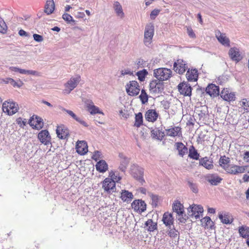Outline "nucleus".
Returning <instances> with one entry per match:
<instances>
[{
	"instance_id": "obj_1",
	"label": "nucleus",
	"mask_w": 249,
	"mask_h": 249,
	"mask_svg": "<svg viewBox=\"0 0 249 249\" xmlns=\"http://www.w3.org/2000/svg\"><path fill=\"white\" fill-rule=\"evenodd\" d=\"M172 73L170 69L160 68L154 71V76L158 80L162 82L168 80L171 76Z\"/></svg>"
},
{
	"instance_id": "obj_2",
	"label": "nucleus",
	"mask_w": 249,
	"mask_h": 249,
	"mask_svg": "<svg viewBox=\"0 0 249 249\" xmlns=\"http://www.w3.org/2000/svg\"><path fill=\"white\" fill-rule=\"evenodd\" d=\"M154 27L152 24L146 25L144 33L143 42L145 46L149 47L152 42L154 36Z\"/></svg>"
},
{
	"instance_id": "obj_3",
	"label": "nucleus",
	"mask_w": 249,
	"mask_h": 249,
	"mask_svg": "<svg viewBox=\"0 0 249 249\" xmlns=\"http://www.w3.org/2000/svg\"><path fill=\"white\" fill-rule=\"evenodd\" d=\"M81 77L79 75H76L71 77L65 84V92L69 94L78 85L80 81Z\"/></svg>"
},
{
	"instance_id": "obj_4",
	"label": "nucleus",
	"mask_w": 249,
	"mask_h": 249,
	"mask_svg": "<svg viewBox=\"0 0 249 249\" xmlns=\"http://www.w3.org/2000/svg\"><path fill=\"white\" fill-rule=\"evenodd\" d=\"M18 105L12 101H5L2 104L3 112H7L9 115H13L18 112Z\"/></svg>"
},
{
	"instance_id": "obj_5",
	"label": "nucleus",
	"mask_w": 249,
	"mask_h": 249,
	"mask_svg": "<svg viewBox=\"0 0 249 249\" xmlns=\"http://www.w3.org/2000/svg\"><path fill=\"white\" fill-rule=\"evenodd\" d=\"M126 91L127 93L132 96L137 95L140 91V86L138 83L136 81H131L126 86Z\"/></svg>"
},
{
	"instance_id": "obj_6",
	"label": "nucleus",
	"mask_w": 249,
	"mask_h": 249,
	"mask_svg": "<svg viewBox=\"0 0 249 249\" xmlns=\"http://www.w3.org/2000/svg\"><path fill=\"white\" fill-rule=\"evenodd\" d=\"M149 88L152 94H159L163 90L164 85L162 82L158 80H153L150 83Z\"/></svg>"
},
{
	"instance_id": "obj_7",
	"label": "nucleus",
	"mask_w": 249,
	"mask_h": 249,
	"mask_svg": "<svg viewBox=\"0 0 249 249\" xmlns=\"http://www.w3.org/2000/svg\"><path fill=\"white\" fill-rule=\"evenodd\" d=\"M203 212V208L201 205H192L188 208V214L190 216H194L196 219L200 218V214Z\"/></svg>"
},
{
	"instance_id": "obj_8",
	"label": "nucleus",
	"mask_w": 249,
	"mask_h": 249,
	"mask_svg": "<svg viewBox=\"0 0 249 249\" xmlns=\"http://www.w3.org/2000/svg\"><path fill=\"white\" fill-rule=\"evenodd\" d=\"M188 69L186 63L182 59H178L174 63V71L180 74H183Z\"/></svg>"
},
{
	"instance_id": "obj_9",
	"label": "nucleus",
	"mask_w": 249,
	"mask_h": 249,
	"mask_svg": "<svg viewBox=\"0 0 249 249\" xmlns=\"http://www.w3.org/2000/svg\"><path fill=\"white\" fill-rule=\"evenodd\" d=\"M103 188L106 192L112 193L115 192V183L110 178H106L103 182Z\"/></svg>"
},
{
	"instance_id": "obj_10",
	"label": "nucleus",
	"mask_w": 249,
	"mask_h": 249,
	"mask_svg": "<svg viewBox=\"0 0 249 249\" xmlns=\"http://www.w3.org/2000/svg\"><path fill=\"white\" fill-rule=\"evenodd\" d=\"M178 88L181 94L188 96L191 95L192 89L189 84L184 82L181 83L178 85Z\"/></svg>"
},
{
	"instance_id": "obj_11",
	"label": "nucleus",
	"mask_w": 249,
	"mask_h": 249,
	"mask_svg": "<svg viewBox=\"0 0 249 249\" xmlns=\"http://www.w3.org/2000/svg\"><path fill=\"white\" fill-rule=\"evenodd\" d=\"M38 138L42 143L47 145L51 144V136L48 131L43 130L38 134Z\"/></svg>"
},
{
	"instance_id": "obj_12",
	"label": "nucleus",
	"mask_w": 249,
	"mask_h": 249,
	"mask_svg": "<svg viewBox=\"0 0 249 249\" xmlns=\"http://www.w3.org/2000/svg\"><path fill=\"white\" fill-rule=\"evenodd\" d=\"M225 170L229 174L236 175L244 173L245 169L243 166H239L234 164H230Z\"/></svg>"
},
{
	"instance_id": "obj_13",
	"label": "nucleus",
	"mask_w": 249,
	"mask_h": 249,
	"mask_svg": "<svg viewBox=\"0 0 249 249\" xmlns=\"http://www.w3.org/2000/svg\"><path fill=\"white\" fill-rule=\"evenodd\" d=\"M159 116V114L155 109H149L145 114V118L149 122L154 123L157 121Z\"/></svg>"
},
{
	"instance_id": "obj_14",
	"label": "nucleus",
	"mask_w": 249,
	"mask_h": 249,
	"mask_svg": "<svg viewBox=\"0 0 249 249\" xmlns=\"http://www.w3.org/2000/svg\"><path fill=\"white\" fill-rule=\"evenodd\" d=\"M132 208L136 211L143 212L146 210V205L142 200H135L131 204Z\"/></svg>"
},
{
	"instance_id": "obj_15",
	"label": "nucleus",
	"mask_w": 249,
	"mask_h": 249,
	"mask_svg": "<svg viewBox=\"0 0 249 249\" xmlns=\"http://www.w3.org/2000/svg\"><path fill=\"white\" fill-rule=\"evenodd\" d=\"M120 165L119 168L122 172H124L129 162V159L123 153H119Z\"/></svg>"
},
{
	"instance_id": "obj_16",
	"label": "nucleus",
	"mask_w": 249,
	"mask_h": 249,
	"mask_svg": "<svg viewBox=\"0 0 249 249\" xmlns=\"http://www.w3.org/2000/svg\"><path fill=\"white\" fill-rule=\"evenodd\" d=\"M229 55L232 60L236 62H239L242 58L239 49L235 47L231 48L230 49Z\"/></svg>"
},
{
	"instance_id": "obj_17",
	"label": "nucleus",
	"mask_w": 249,
	"mask_h": 249,
	"mask_svg": "<svg viewBox=\"0 0 249 249\" xmlns=\"http://www.w3.org/2000/svg\"><path fill=\"white\" fill-rule=\"evenodd\" d=\"M162 221L163 224L168 228H170L172 226H173L174 218L171 213H165L163 215Z\"/></svg>"
},
{
	"instance_id": "obj_18",
	"label": "nucleus",
	"mask_w": 249,
	"mask_h": 249,
	"mask_svg": "<svg viewBox=\"0 0 249 249\" xmlns=\"http://www.w3.org/2000/svg\"><path fill=\"white\" fill-rule=\"evenodd\" d=\"M216 37L219 42L225 47H230V41L225 34L218 31L216 33Z\"/></svg>"
},
{
	"instance_id": "obj_19",
	"label": "nucleus",
	"mask_w": 249,
	"mask_h": 249,
	"mask_svg": "<svg viewBox=\"0 0 249 249\" xmlns=\"http://www.w3.org/2000/svg\"><path fill=\"white\" fill-rule=\"evenodd\" d=\"M206 92L211 96H216L219 94V87L214 84H209L206 89Z\"/></svg>"
},
{
	"instance_id": "obj_20",
	"label": "nucleus",
	"mask_w": 249,
	"mask_h": 249,
	"mask_svg": "<svg viewBox=\"0 0 249 249\" xmlns=\"http://www.w3.org/2000/svg\"><path fill=\"white\" fill-rule=\"evenodd\" d=\"M61 110L67 113L73 119L75 120L76 121H77L83 126L85 127H88L89 126L88 124L85 121H84L81 118L78 117L71 110L67 109L65 108H62Z\"/></svg>"
},
{
	"instance_id": "obj_21",
	"label": "nucleus",
	"mask_w": 249,
	"mask_h": 249,
	"mask_svg": "<svg viewBox=\"0 0 249 249\" xmlns=\"http://www.w3.org/2000/svg\"><path fill=\"white\" fill-rule=\"evenodd\" d=\"M218 217L224 224H228L232 222V216L229 213H220L218 214Z\"/></svg>"
},
{
	"instance_id": "obj_22",
	"label": "nucleus",
	"mask_w": 249,
	"mask_h": 249,
	"mask_svg": "<svg viewBox=\"0 0 249 249\" xmlns=\"http://www.w3.org/2000/svg\"><path fill=\"white\" fill-rule=\"evenodd\" d=\"M176 149L178 151V155L183 157L188 152L187 147L181 142H177L175 144Z\"/></svg>"
},
{
	"instance_id": "obj_23",
	"label": "nucleus",
	"mask_w": 249,
	"mask_h": 249,
	"mask_svg": "<svg viewBox=\"0 0 249 249\" xmlns=\"http://www.w3.org/2000/svg\"><path fill=\"white\" fill-rule=\"evenodd\" d=\"M166 134L167 136L175 137L176 136H180L181 135V128L178 126H176L165 130Z\"/></svg>"
},
{
	"instance_id": "obj_24",
	"label": "nucleus",
	"mask_w": 249,
	"mask_h": 249,
	"mask_svg": "<svg viewBox=\"0 0 249 249\" xmlns=\"http://www.w3.org/2000/svg\"><path fill=\"white\" fill-rule=\"evenodd\" d=\"M57 137L61 139H65L69 135V131L64 125L59 126L56 130Z\"/></svg>"
},
{
	"instance_id": "obj_25",
	"label": "nucleus",
	"mask_w": 249,
	"mask_h": 249,
	"mask_svg": "<svg viewBox=\"0 0 249 249\" xmlns=\"http://www.w3.org/2000/svg\"><path fill=\"white\" fill-rule=\"evenodd\" d=\"M219 94L221 97L225 101H230L235 100L234 94L230 92L227 89H223Z\"/></svg>"
},
{
	"instance_id": "obj_26",
	"label": "nucleus",
	"mask_w": 249,
	"mask_h": 249,
	"mask_svg": "<svg viewBox=\"0 0 249 249\" xmlns=\"http://www.w3.org/2000/svg\"><path fill=\"white\" fill-rule=\"evenodd\" d=\"M198 72L196 69H189L186 73V78L188 81L190 82L196 81L197 80Z\"/></svg>"
},
{
	"instance_id": "obj_27",
	"label": "nucleus",
	"mask_w": 249,
	"mask_h": 249,
	"mask_svg": "<svg viewBox=\"0 0 249 249\" xmlns=\"http://www.w3.org/2000/svg\"><path fill=\"white\" fill-rule=\"evenodd\" d=\"M207 181L212 185H217L218 184L222 179L217 175L212 174L207 177Z\"/></svg>"
},
{
	"instance_id": "obj_28",
	"label": "nucleus",
	"mask_w": 249,
	"mask_h": 249,
	"mask_svg": "<svg viewBox=\"0 0 249 249\" xmlns=\"http://www.w3.org/2000/svg\"><path fill=\"white\" fill-rule=\"evenodd\" d=\"M199 164L207 169H211L213 167V161L207 157L199 160Z\"/></svg>"
},
{
	"instance_id": "obj_29",
	"label": "nucleus",
	"mask_w": 249,
	"mask_h": 249,
	"mask_svg": "<svg viewBox=\"0 0 249 249\" xmlns=\"http://www.w3.org/2000/svg\"><path fill=\"white\" fill-rule=\"evenodd\" d=\"M55 5L53 0H47L45 5L44 12L48 15L53 13L54 10Z\"/></svg>"
},
{
	"instance_id": "obj_30",
	"label": "nucleus",
	"mask_w": 249,
	"mask_h": 249,
	"mask_svg": "<svg viewBox=\"0 0 249 249\" xmlns=\"http://www.w3.org/2000/svg\"><path fill=\"white\" fill-rule=\"evenodd\" d=\"M77 152L81 155H84L88 151V145L84 141H80L76 145Z\"/></svg>"
},
{
	"instance_id": "obj_31",
	"label": "nucleus",
	"mask_w": 249,
	"mask_h": 249,
	"mask_svg": "<svg viewBox=\"0 0 249 249\" xmlns=\"http://www.w3.org/2000/svg\"><path fill=\"white\" fill-rule=\"evenodd\" d=\"M173 210L178 215L184 214V207L183 205L178 200H176L173 204Z\"/></svg>"
},
{
	"instance_id": "obj_32",
	"label": "nucleus",
	"mask_w": 249,
	"mask_h": 249,
	"mask_svg": "<svg viewBox=\"0 0 249 249\" xmlns=\"http://www.w3.org/2000/svg\"><path fill=\"white\" fill-rule=\"evenodd\" d=\"M96 168L100 173H104L107 170L108 165L104 160H100L97 162Z\"/></svg>"
},
{
	"instance_id": "obj_33",
	"label": "nucleus",
	"mask_w": 249,
	"mask_h": 249,
	"mask_svg": "<svg viewBox=\"0 0 249 249\" xmlns=\"http://www.w3.org/2000/svg\"><path fill=\"white\" fill-rule=\"evenodd\" d=\"M121 197L123 201L129 202L133 199V195L132 193L128 191L123 190Z\"/></svg>"
},
{
	"instance_id": "obj_34",
	"label": "nucleus",
	"mask_w": 249,
	"mask_h": 249,
	"mask_svg": "<svg viewBox=\"0 0 249 249\" xmlns=\"http://www.w3.org/2000/svg\"><path fill=\"white\" fill-rule=\"evenodd\" d=\"M151 132L152 138L159 140H161L165 136L164 132L159 129L152 130Z\"/></svg>"
},
{
	"instance_id": "obj_35",
	"label": "nucleus",
	"mask_w": 249,
	"mask_h": 249,
	"mask_svg": "<svg viewBox=\"0 0 249 249\" xmlns=\"http://www.w3.org/2000/svg\"><path fill=\"white\" fill-rule=\"evenodd\" d=\"M113 8L117 15L121 18L124 17V13L123 11L122 7L118 1H115L113 4Z\"/></svg>"
},
{
	"instance_id": "obj_36",
	"label": "nucleus",
	"mask_w": 249,
	"mask_h": 249,
	"mask_svg": "<svg viewBox=\"0 0 249 249\" xmlns=\"http://www.w3.org/2000/svg\"><path fill=\"white\" fill-rule=\"evenodd\" d=\"M189 157L190 159L198 160L199 158V154L193 145H192L189 149Z\"/></svg>"
},
{
	"instance_id": "obj_37",
	"label": "nucleus",
	"mask_w": 249,
	"mask_h": 249,
	"mask_svg": "<svg viewBox=\"0 0 249 249\" xmlns=\"http://www.w3.org/2000/svg\"><path fill=\"white\" fill-rule=\"evenodd\" d=\"M201 222L203 226L205 228H210L211 229H213L214 227V224L213 221L211 220V218L208 216H206L201 220Z\"/></svg>"
},
{
	"instance_id": "obj_38",
	"label": "nucleus",
	"mask_w": 249,
	"mask_h": 249,
	"mask_svg": "<svg viewBox=\"0 0 249 249\" xmlns=\"http://www.w3.org/2000/svg\"><path fill=\"white\" fill-rule=\"evenodd\" d=\"M145 225L147 227V230L149 231H153L157 229V224L154 222L152 219H148L145 223Z\"/></svg>"
},
{
	"instance_id": "obj_39",
	"label": "nucleus",
	"mask_w": 249,
	"mask_h": 249,
	"mask_svg": "<svg viewBox=\"0 0 249 249\" xmlns=\"http://www.w3.org/2000/svg\"><path fill=\"white\" fill-rule=\"evenodd\" d=\"M239 232L243 238L249 237V228L247 226H241L239 228Z\"/></svg>"
},
{
	"instance_id": "obj_40",
	"label": "nucleus",
	"mask_w": 249,
	"mask_h": 249,
	"mask_svg": "<svg viewBox=\"0 0 249 249\" xmlns=\"http://www.w3.org/2000/svg\"><path fill=\"white\" fill-rule=\"evenodd\" d=\"M143 123V117L141 112H139L136 114L135 116V122L134 125L137 127H140Z\"/></svg>"
},
{
	"instance_id": "obj_41",
	"label": "nucleus",
	"mask_w": 249,
	"mask_h": 249,
	"mask_svg": "<svg viewBox=\"0 0 249 249\" xmlns=\"http://www.w3.org/2000/svg\"><path fill=\"white\" fill-rule=\"evenodd\" d=\"M229 159L225 156L221 157L219 163L220 165L225 170L230 164H229Z\"/></svg>"
},
{
	"instance_id": "obj_42",
	"label": "nucleus",
	"mask_w": 249,
	"mask_h": 249,
	"mask_svg": "<svg viewBox=\"0 0 249 249\" xmlns=\"http://www.w3.org/2000/svg\"><path fill=\"white\" fill-rule=\"evenodd\" d=\"M148 74V72L146 70L143 69L140 71L136 73V75L138 77V79L140 81H143L145 80V76Z\"/></svg>"
},
{
	"instance_id": "obj_43",
	"label": "nucleus",
	"mask_w": 249,
	"mask_h": 249,
	"mask_svg": "<svg viewBox=\"0 0 249 249\" xmlns=\"http://www.w3.org/2000/svg\"><path fill=\"white\" fill-rule=\"evenodd\" d=\"M88 110L90 113L92 115L96 113L103 114V113L99 110V108L94 105H89L88 106Z\"/></svg>"
},
{
	"instance_id": "obj_44",
	"label": "nucleus",
	"mask_w": 249,
	"mask_h": 249,
	"mask_svg": "<svg viewBox=\"0 0 249 249\" xmlns=\"http://www.w3.org/2000/svg\"><path fill=\"white\" fill-rule=\"evenodd\" d=\"M19 73L22 74H28V75H33L36 76H39V73L36 71L33 70H26L24 69H20Z\"/></svg>"
},
{
	"instance_id": "obj_45",
	"label": "nucleus",
	"mask_w": 249,
	"mask_h": 249,
	"mask_svg": "<svg viewBox=\"0 0 249 249\" xmlns=\"http://www.w3.org/2000/svg\"><path fill=\"white\" fill-rule=\"evenodd\" d=\"M139 98L142 103V104H144L148 101V95L146 93L144 89H142L141 90V93L139 96Z\"/></svg>"
},
{
	"instance_id": "obj_46",
	"label": "nucleus",
	"mask_w": 249,
	"mask_h": 249,
	"mask_svg": "<svg viewBox=\"0 0 249 249\" xmlns=\"http://www.w3.org/2000/svg\"><path fill=\"white\" fill-rule=\"evenodd\" d=\"M240 106L243 107L245 112H249V101L247 99H243L240 102Z\"/></svg>"
},
{
	"instance_id": "obj_47",
	"label": "nucleus",
	"mask_w": 249,
	"mask_h": 249,
	"mask_svg": "<svg viewBox=\"0 0 249 249\" xmlns=\"http://www.w3.org/2000/svg\"><path fill=\"white\" fill-rule=\"evenodd\" d=\"M169 229L168 234L170 237L176 238L178 236L179 232L176 230L174 227L173 228L170 227V228Z\"/></svg>"
},
{
	"instance_id": "obj_48",
	"label": "nucleus",
	"mask_w": 249,
	"mask_h": 249,
	"mask_svg": "<svg viewBox=\"0 0 249 249\" xmlns=\"http://www.w3.org/2000/svg\"><path fill=\"white\" fill-rule=\"evenodd\" d=\"M62 18L64 20H65L68 23H70L71 22H73L74 24L75 23V21L73 19L72 16H71L70 14H69L68 13H64L62 15Z\"/></svg>"
},
{
	"instance_id": "obj_49",
	"label": "nucleus",
	"mask_w": 249,
	"mask_h": 249,
	"mask_svg": "<svg viewBox=\"0 0 249 249\" xmlns=\"http://www.w3.org/2000/svg\"><path fill=\"white\" fill-rule=\"evenodd\" d=\"M109 176L111 178L110 179H112L115 183L116 181L118 182L121 179V178L119 176L117 173H115L112 171L109 173Z\"/></svg>"
},
{
	"instance_id": "obj_50",
	"label": "nucleus",
	"mask_w": 249,
	"mask_h": 249,
	"mask_svg": "<svg viewBox=\"0 0 249 249\" xmlns=\"http://www.w3.org/2000/svg\"><path fill=\"white\" fill-rule=\"evenodd\" d=\"M7 29V27L4 21L0 18V33L4 34L6 32Z\"/></svg>"
},
{
	"instance_id": "obj_51",
	"label": "nucleus",
	"mask_w": 249,
	"mask_h": 249,
	"mask_svg": "<svg viewBox=\"0 0 249 249\" xmlns=\"http://www.w3.org/2000/svg\"><path fill=\"white\" fill-rule=\"evenodd\" d=\"M188 184L189 185V187L190 188V189L194 193H197L198 192L197 186L196 184L194 183L193 182L191 181H188Z\"/></svg>"
},
{
	"instance_id": "obj_52",
	"label": "nucleus",
	"mask_w": 249,
	"mask_h": 249,
	"mask_svg": "<svg viewBox=\"0 0 249 249\" xmlns=\"http://www.w3.org/2000/svg\"><path fill=\"white\" fill-rule=\"evenodd\" d=\"M42 119L38 117H36V124L35 127L37 129H40L42 128L43 125V122Z\"/></svg>"
},
{
	"instance_id": "obj_53",
	"label": "nucleus",
	"mask_w": 249,
	"mask_h": 249,
	"mask_svg": "<svg viewBox=\"0 0 249 249\" xmlns=\"http://www.w3.org/2000/svg\"><path fill=\"white\" fill-rule=\"evenodd\" d=\"M151 199L152 200V205L154 206H157L158 204L159 201V197L157 195H152L151 196Z\"/></svg>"
},
{
	"instance_id": "obj_54",
	"label": "nucleus",
	"mask_w": 249,
	"mask_h": 249,
	"mask_svg": "<svg viewBox=\"0 0 249 249\" xmlns=\"http://www.w3.org/2000/svg\"><path fill=\"white\" fill-rule=\"evenodd\" d=\"M10 83L11 85H12L14 87H18L20 88L23 85V83L20 80L18 82H16L13 78L12 79H10Z\"/></svg>"
},
{
	"instance_id": "obj_55",
	"label": "nucleus",
	"mask_w": 249,
	"mask_h": 249,
	"mask_svg": "<svg viewBox=\"0 0 249 249\" xmlns=\"http://www.w3.org/2000/svg\"><path fill=\"white\" fill-rule=\"evenodd\" d=\"M140 175L139 176H136L135 175H134V177L140 181L142 183V184H143V182H144V180L143 178V173L141 171H139Z\"/></svg>"
},
{
	"instance_id": "obj_56",
	"label": "nucleus",
	"mask_w": 249,
	"mask_h": 249,
	"mask_svg": "<svg viewBox=\"0 0 249 249\" xmlns=\"http://www.w3.org/2000/svg\"><path fill=\"white\" fill-rule=\"evenodd\" d=\"M160 12V10L158 9H154L153 10L150 14V18L152 19H154L156 18V17L159 15Z\"/></svg>"
},
{
	"instance_id": "obj_57",
	"label": "nucleus",
	"mask_w": 249,
	"mask_h": 249,
	"mask_svg": "<svg viewBox=\"0 0 249 249\" xmlns=\"http://www.w3.org/2000/svg\"><path fill=\"white\" fill-rule=\"evenodd\" d=\"M33 37L34 40L38 42H42L43 40V36L38 34H34Z\"/></svg>"
},
{
	"instance_id": "obj_58",
	"label": "nucleus",
	"mask_w": 249,
	"mask_h": 249,
	"mask_svg": "<svg viewBox=\"0 0 249 249\" xmlns=\"http://www.w3.org/2000/svg\"><path fill=\"white\" fill-rule=\"evenodd\" d=\"M101 155V152L100 151H95L94 154L92 156V158L95 160L97 161V160L100 158Z\"/></svg>"
},
{
	"instance_id": "obj_59",
	"label": "nucleus",
	"mask_w": 249,
	"mask_h": 249,
	"mask_svg": "<svg viewBox=\"0 0 249 249\" xmlns=\"http://www.w3.org/2000/svg\"><path fill=\"white\" fill-rule=\"evenodd\" d=\"M178 220L180 223H185L186 221V215L181 214V215H178Z\"/></svg>"
},
{
	"instance_id": "obj_60",
	"label": "nucleus",
	"mask_w": 249,
	"mask_h": 249,
	"mask_svg": "<svg viewBox=\"0 0 249 249\" xmlns=\"http://www.w3.org/2000/svg\"><path fill=\"white\" fill-rule=\"evenodd\" d=\"M187 33L188 35L190 37L195 38L196 37V35L194 33L193 30L191 28H187Z\"/></svg>"
},
{
	"instance_id": "obj_61",
	"label": "nucleus",
	"mask_w": 249,
	"mask_h": 249,
	"mask_svg": "<svg viewBox=\"0 0 249 249\" xmlns=\"http://www.w3.org/2000/svg\"><path fill=\"white\" fill-rule=\"evenodd\" d=\"M121 74H122V75H126V74L132 75L133 74V73L132 71H131L130 70L127 69V70H124L122 71Z\"/></svg>"
},
{
	"instance_id": "obj_62",
	"label": "nucleus",
	"mask_w": 249,
	"mask_h": 249,
	"mask_svg": "<svg viewBox=\"0 0 249 249\" xmlns=\"http://www.w3.org/2000/svg\"><path fill=\"white\" fill-rule=\"evenodd\" d=\"M18 34L20 36H25L27 37L29 36V34L26 32L22 29L19 31Z\"/></svg>"
},
{
	"instance_id": "obj_63",
	"label": "nucleus",
	"mask_w": 249,
	"mask_h": 249,
	"mask_svg": "<svg viewBox=\"0 0 249 249\" xmlns=\"http://www.w3.org/2000/svg\"><path fill=\"white\" fill-rule=\"evenodd\" d=\"M20 68L16 67L11 66L9 67V70L12 71L18 72L19 73Z\"/></svg>"
},
{
	"instance_id": "obj_64",
	"label": "nucleus",
	"mask_w": 249,
	"mask_h": 249,
	"mask_svg": "<svg viewBox=\"0 0 249 249\" xmlns=\"http://www.w3.org/2000/svg\"><path fill=\"white\" fill-rule=\"evenodd\" d=\"M244 158L247 161H249V151L245 152Z\"/></svg>"
}]
</instances>
